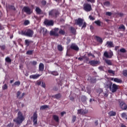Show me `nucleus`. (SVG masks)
<instances>
[{"label":"nucleus","mask_w":127,"mask_h":127,"mask_svg":"<svg viewBox=\"0 0 127 127\" xmlns=\"http://www.w3.org/2000/svg\"><path fill=\"white\" fill-rule=\"evenodd\" d=\"M111 80L112 81L114 80V81L116 83H123V80H122V79L120 78H112Z\"/></svg>","instance_id":"nucleus-20"},{"label":"nucleus","mask_w":127,"mask_h":127,"mask_svg":"<svg viewBox=\"0 0 127 127\" xmlns=\"http://www.w3.org/2000/svg\"><path fill=\"white\" fill-rule=\"evenodd\" d=\"M5 61L6 62V63H11V60L10 59V58H9V57H7L5 59Z\"/></svg>","instance_id":"nucleus-28"},{"label":"nucleus","mask_w":127,"mask_h":127,"mask_svg":"<svg viewBox=\"0 0 127 127\" xmlns=\"http://www.w3.org/2000/svg\"><path fill=\"white\" fill-rule=\"evenodd\" d=\"M76 119H77V117L75 116H72V121L73 123H75V121H76Z\"/></svg>","instance_id":"nucleus-46"},{"label":"nucleus","mask_w":127,"mask_h":127,"mask_svg":"<svg viewBox=\"0 0 127 127\" xmlns=\"http://www.w3.org/2000/svg\"><path fill=\"white\" fill-rule=\"evenodd\" d=\"M108 115L109 117H115L117 115V113H116V112L112 111H110L108 113Z\"/></svg>","instance_id":"nucleus-25"},{"label":"nucleus","mask_w":127,"mask_h":127,"mask_svg":"<svg viewBox=\"0 0 127 127\" xmlns=\"http://www.w3.org/2000/svg\"><path fill=\"white\" fill-rule=\"evenodd\" d=\"M122 117L123 119L127 120V115L125 113H123L122 114Z\"/></svg>","instance_id":"nucleus-37"},{"label":"nucleus","mask_w":127,"mask_h":127,"mask_svg":"<svg viewBox=\"0 0 127 127\" xmlns=\"http://www.w3.org/2000/svg\"><path fill=\"white\" fill-rule=\"evenodd\" d=\"M45 109H49V105H45L43 106H42L40 108V110H45Z\"/></svg>","instance_id":"nucleus-27"},{"label":"nucleus","mask_w":127,"mask_h":127,"mask_svg":"<svg viewBox=\"0 0 127 127\" xmlns=\"http://www.w3.org/2000/svg\"><path fill=\"white\" fill-rule=\"evenodd\" d=\"M59 31V28H56L54 29V31H51L50 34V35H54V36H59V34H58V31Z\"/></svg>","instance_id":"nucleus-8"},{"label":"nucleus","mask_w":127,"mask_h":127,"mask_svg":"<svg viewBox=\"0 0 127 127\" xmlns=\"http://www.w3.org/2000/svg\"><path fill=\"white\" fill-rule=\"evenodd\" d=\"M29 24V21L25 20L24 22V25H28Z\"/></svg>","instance_id":"nucleus-47"},{"label":"nucleus","mask_w":127,"mask_h":127,"mask_svg":"<svg viewBox=\"0 0 127 127\" xmlns=\"http://www.w3.org/2000/svg\"><path fill=\"white\" fill-rule=\"evenodd\" d=\"M114 55L113 52H108L107 51L105 52L104 53V56L105 58H112Z\"/></svg>","instance_id":"nucleus-9"},{"label":"nucleus","mask_w":127,"mask_h":127,"mask_svg":"<svg viewBox=\"0 0 127 127\" xmlns=\"http://www.w3.org/2000/svg\"><path fill=\"white\" fill-rule=\"evenodd\" d=\"M59 33L62 35H64L65 34V31L60 29L59 31Z\"/></svg>","instance_id":"nucleus-34"},{"label":"nucleus","mask_w":127,"mask_h":127,"mask_svg":"<svg viewBox=\"0 0 127 127\" xmlns=\"http://www.w3.org/2000/svg\"><path fill=\"white\" fill-rule=\"evenodd\" d=\"M108 73H109L110 74H113V75H115V71H113L112 69L109 70Z\"/></svg>","instance_id":"nucleus-44"},{"label":"nucleus","mask_w":127,"mask_h":127,"mask_svg":"<svg viewBox=\"0 0 127 127\" xmlns=\"http://www.w3.org/2000/svg\"><path fill=\"white\" fill-rule=\"evenodd\" d=\"M89 64L91 66H96L98 64H100V62L98 61H89Z\"/></svg>","instance_id":"nucleus-17"},{"label":"nucleus","mask_w":127,"mask_h":127,"mask_svg":"<svg viewBox=\"0 0 127 127\" xmlns=\"http://www.w3.org/2000/svg\"><path fill=\"white\" fill-rule=\"evenodd\" d=\"M42 87H43V88H45L46 87L45 84L44 82H42Z\"/></svg>","instance_id":"nucleus-60"},{"label":"nucleus","mask_w":127,"mask_h":127,"mask_svg":"<svg viewBox=\"0 0 127 127\" xmlns=\"http://www.w3.org/2000/svg\"><path fill=\"white\" fill-rule=\"evenodd\" d=\"M21 35H25L26 36H28L29 37H32L33 35V31L28 29L27 31H21Z\"/></svg>","instance_id":"nucleus-2"},{"label":"nucleus","mask_w":127,"mask_h":127,"mask_svg":"<svg viewBox=\"0 0 127 127\" xmlns=\"http://www.w3.org/2000/svg\"><path fill=\"white\" fill-rule=\"evenodd\" d=\"M25 45H26V46L28 47V46H29V44H30L31 43H33V41L29 40H25Z\"/></svg>","instance_id":"nucleus-26"},{"label":"nucleus","mask_w":127,"mask_h":127,"mask_svg":"<svg viewBox=\"0 0 127 127\" xmlns=\"http://www.w3.org/2000/svg\"><path fill=\"white\" fill-rule=\"evenodd\" d=\"M123 75L124 76H125V77H127V70H124L123 71Z\"/></svg>","instance_id":"nucleus-51"},{"label":"nucleus","mask_w":127,"mask_h":127,"mask_svg":"<svg viewBox=\"0 0 127 127\" xmlns=\"http://www.w3.org/2000/svg\"><path fill=\"white\" fill-rule=\"evenodd\" d=\"M20 94H21V92L20 91H17V98L18 99H21L22 97H21Z\"/></svg>","instance_id":"nucleus-35"},{"label":"nucleus","mask_w":127,"mask_h":127,"mask_svg":"<svg viewBox=\"0 0 127 127\" xmlns=\"http://www.w3.org/2000/svg\"><path fill=\"white\" fill-rule=\"evenodd\" d=\"M36 11L38 14H40V13H41V9H40L38 7L36 8Z\"/></svg>","instance_id":"nucleus-32"},{"label":"nucleus","mask_w":127,"mask_h":127,"mask_svg":"<svg viewBox=\"0 0 127 127\" xmlns=\"http://www.w3.org/2000/svg\"><path fill=\"white\" fill-rule=\"evenodd\" d=\"M55 1H56V2L59 3L60 1H62V0H54Z\"/></svg>","instance_id":"nucleus-63"},{"label":"nucleus","mask_w":127,"mask_h":127,"mask_svg":"<svg viewBox=\"0 0 127 127\" xmlns=\"http://www.w3.org/2000/svg\"><path fill=\"white\" fill-rule=\"evenodd\" d=\"M89 18L90 19V20H95V18H94L91 15L89 16Z\"/></svg>","instance_id":"nucleus-54"},{"label":"nucleus","mask_w":127,"mask_h":127,"mask_svg":"<svg viewBox=\"0 0 127 127\" xmlns=\"http://www.w3.org/2000/svg\"><path fill=\"white\" fill-rule=\"evenodd\" d=\"M49 15L52 17H57L59 15V12L56 9H53L49 12Z\"/></svg>","instance_id":"nucleus-3"},{"label":"nucleus","mask_w":127,"mask_h":127,"mask_svg":"<svg viewBox=\"0 0 127 127\" xmlns=\"http://www.w3.org/2000/svg\"><path fill=\"white\" fill-rule=\"evenodd\" d=\"M98 69H99V70H100L101 71H103V66H100L98 67Z\"/></svg>","instance_id":"nucleus-61"},{"label":"nucleus","mask_w":127,"mask_h":127,"mask_svg":"<svg viewBox=\"0 0 127 127\" xmlns=\"http://www.w3.org/2000/svg\"><path fill=\"white\" fill-rule=\"evenodd\" d=\"M70 31L71 33H73V34H76V29H75L73 27H70Z\"/></svg>","instance_id":"nucleus-31"},{"label":"nucleus","mask_w":127,"mask_h":127,"mask_svg":"<svg viewBox=\"0 0 127 127\" xmlns=\"http://www.w3.org/2000/svg\"><path fill=\"white\" fill-rule=\"evenodd\" d=\"M2 90H6L7 89V85L6 84H5L2 87Z\"/></svg>","instance_id":"nucleus-42"},{"label":"nucleus","mask_w":127,"mask_h":127,"mask_svg":"<svg viewBox=\"0 0 127 127\" xmlns=\"http://www.w3.org/2000/svg\"><path fill=\"white\" fill-rule=\"evenodd\" d=\"M32 53H33V51L29 50L27 52L26 54L27 55H32Z\"/></svg>","instance_id":"nucleus-39"},{"label":"nucleus","mask_w":127,"mask_h":127,"mask_svg":"<svg viewBox=\"0 0 127 127\" xmlns=\"http://www.w3.org/2000/svg\"><path fill=\"white\" fill-rule=\"evenodd\" d=\"M118 48H119V46H116L115 48V50L117 51V50H118Z\"/></svg>","instance_id":"nucleus-64"},{"label":"nucleus","mask_w":127,"mask_h":127,"mask_svg":"<svg viewBox=\"0 0 127 127\" xmlns=\"http://www.w3.org/2000/svg\"><path fill=\"white\" fill-rule=\"evenodd\" d=\"M119 103L120 107L122 109V110H127V105L125 102L123 101V100H119Z\"/></svg>","instance_id":"nucleus-5"},{"label":"nucleus","mask_w":127,"mask_h":127,"mask_svg":"<svg viewBox=\"0 0 127 127\" xmlns=\"http://www.w3.org/2000/svg\"><path fill=\"white\" fill-rule=\"evenodd\" d=\"M45 25H48V26H52L54 24V22L52 20L46 19L44 21Z\"/></svg>","instance_id":"nucleus-10"},{"label":"nucleus","mask_w":127,"mask_h":127,"mask_svg":"<svg viewBox=\"0 0 127 127\" xmlns=\"http://www.w3.org/2000/svg\"><path fill=\"white\" fill-rule=\"evenodd\" d=\"M33 122L34 123V125H37V114L36 113H34L33 114Z\"/></svg>","instance_id":"nucleus-16"},{"label":"nucleus","mask_w":127,"mask_h":127,"mask_svg":"<svg viewBox=\"0 0 127 127\" xmlns=\"http://www.w3.org/2000/svg\"><path fill=\"white\" fill-rule=\"evenodd\" d=\"M71 49H73V50H75V51H78L79 50V47L75 44H72L70 46Z\"/></svg>","instance_id":"nucleus-18"},{"label":"nucleus","mask_w":127,"mask_h":127,"mask_svg":"<svg viewBox=\"0 0 127 127\" xmlns=\"http://www.w3.org/2000/svg\"><path fill=\"white\" fill-rule=\"evenodd\" d=\"M58 49L59 51H63V47H62V46L59 45L58 46Z\"/></svg>","instance_id":"nucleus-38"},{"label":"nucleus","mask_w":127,"mask_h":127,"mask_svg":"<svg viewBox=\"0 0 127 127\" xmlns=\"http://www.w3.org/2000/svg\"><path fill=\"white\" fill-rule=\"evenodd\" d=\"M113 13L111 12H106V15H108V16H111Z\"/></svg>","instance_id":"nucleus-48"},{"label":"nucleus","mask_w":127,"mask_h":127,"mask_svg":"<svg viewBox=\"0 0 127 127\" xmlns=\"http://www.w3.org/2000/svg\"><path fill=\"white\" fill-rule=\"evenodd\" d=\"M112 85L113 82H112V81H108L104 83V87L106 88V89H110V90H111Z\"/></svg>","instance_id":"nucleus-11"},{"label":"nucleus","mask_w":127,"mask_h":127,"mask_svg":"<svg viewBox=\"0 0 127 127\" xmlns=\"http://www.w3.org/2000/svg\"><path fill=\"white\" fill-rule=\"evenodd\" d=\"M22 10L24 11V12H26L27 14H31L32 12V10H31V9L28 6L23 7Z\"/></svg>","instance_id":"nucleus-6"},{"label":"nucleus","mask_w":127,"mask_h":127,"mask_svg":"<svg viewBox=\"0 0 127 127\" xmlns=\"http://www.w3.org/2000/svg\"><path fill=\"white\" fill-rule=\"evenodd\" d=\"M3 127H11V124H8L7 126H5L3 125Z\"/></svg>","instance_id":"nucleus-59"},{"label":"nucleus","mask_w":127,"mask_h":127,"mask_svg":"<svg viewBox=\"0 0 127 127\" xmlns=\"http://www.w3.org/2000/svg\"><path fill=\"white\" fill-rule=\"evenodd\" d=\"M95 38H96L97 42L101 43V44H102V43H103V39H102V38L96 36H95Z\"/></svg>","instance_id":"nucleus-24"},{"label":"nucleus","mask_w":127,"mask_h":127,"mask_svg":"<svg viewBox=\"0 0 127 127\" xmlns=\"http://www.w3.org/2000/svg\"><path fill=\"white\" fill-rule=\"evenodd\" d=\"M81 100H82V101H85L87 100V97H86V96H82Z\"/></svg>","instance_id":"nucleus-53"},{"label":"nucleus","mask_w":127,"mask_h":127,"mask_svg":"<svg viewBox=\"0 0 127 127\" xmlns=\"http://www.w3.org/2000/svg\"><path fill=\"white\" fill-rule=\"evenodd\" d=\"M86 0L89 2H92V3L95 2V0Z\"/></svg>","instance_id":"nucleus-56"},{"label":"nucleus","mask_w":127,"mask_h":127,"mask_svg":"<svg viewBox=\"0 0 127 127\" xmlns=\"http://www.w3.org/2000/svg\"><path fill=\"white\" fill-rule=\"evenodd\" d=\"M31 64L32 65H36V64H37V62H36V61H33V62H31Z\"/></svg>","instance_id":"nucleus-52"},{"label":"nucleus","mask_w":127,"mask_h":127,"mask_svg":"<svg viewBox=\"0 0 127 127\" xmlns=\"http://www.w3.org/2000/svg\"><path fill=\"white\" fill-rule=\"evenodd\" d=\"M94 23L97 24V25H98V26H101V23H102V22H101V21H100V20H98L97 21H95L94 22Z\"/></svg>","instance_id":"nucleus-33"},{"label":"nucleus","mask_w":127,"mask_h":127,"mask_svg":"<svg viewBox=\"0 0 127 127\" xmlns=\"http://www.w3.org/2000/svg\"><path fill=\"white\" fill-rule=\"evenodd\" d=\"M83 9L85 11H87V12L91 11L92 9V6L91 5V4L88 3H84L83 4Z\"/></svg>","instance_id":"nucleus-4"},{"label":"nucleus","mask_w":127,"mask_h":127,"mask_svg":"<svg viewBox=\"0 0 127 127\" xmlns=\"http://www.w3.org/2000/svg\"><path fill=\"white\" fill-rule=\"evenodd\" d=\"M83 20H84L83 19H81V18H79L78 19L75 20V23H76L77 25H79V26L81 27V26L83 25Z\"/></svg>","instance_id":"nucleus-13"},{"label":"nucleus","mask_w":127,"mask_h":127,"mask_svg":"<svg viewBox=\"0 0 127 127\" xmlns=\"http://www.w3.org/2000/svg\"><path fill=\"white\" fill-rule=\"evenodd\" d=\"M42 4L43 5H45V4H46V1L45 0L42 1Z\"/></svg>","instance_id":"nucleus-55"},{"label":"nucleus","mask_w":127,"mask_h":127,"mask_svg":"<svg viewBox=\"0 0 127 127\" xmlns=\"http://www.w3.org/2000/svg\"><path fill=\"white\" fill-rule=\"evenodd\" d=\"M65 114H66V112H63L61 113V115L62 117H63L64 116V115H65Z\"/></svg>","instance_id":"nucleus-58"},{"label":"nucleus","mask_w":127,"mask_h":127,"mask_svg":"<svg viewBox=\"0 0 127 127\" xmlns=\"http://www.w3.org/2000/svg\"><path fill=\"white\" fill-rule=\"evenodd\" d=\"M39 32L40 33H43V35L45 36L47 33V29H46L45 28L41 27L40 29H39Z\"/></svg>","instance_id":"nucleus-15"},{"label":"nucleus","mask_w":127,"mask_h":127,"mask_svg":"<svg viewBox=\"0 0 127 127\" xmlns=\"http://www.w3.org/2000/svg\"><path fill=\"white\" fill-rule=\"evenodd\" d=\"M86 26H87V23H86L85 22H84L81 27L82 29H83V28H85Z\"/></svg>","instance_id":"nucleus-49"},{"label":"nucleus","mask_w":127,"mask_h":127,"mask_svg":"<svg viewBox=\"0 0 127 127\" xmlns=\"http://www.w3.org/2000/svg\"><path fill=\"white\" fill-rule=\"evenodd\" d=\"M61 97V95L60 94H58L57 95L52 96V98H54V99H57V100H58V99H60Z\"/></svg>","instance_id":"nucleus-29"},{"label":"nucleus","mask_w":127,"mask_h":127,"mask_svg":"<svg viewBox=\"0 0 127 127\" xmlns=\"http://www.w3.org/2000/svg\"><path fill=\"white\" fill-rule=\"evenodd\" d=\"M120 51L122 52V53H126V52H127V50H126L124 48L120 49Z\"/></svg>","instance_id":"nucleus-43"},{"label":"nucleus","mask_w":127,"mask_h":127,"mask_svg":"<svg viewBox=\"0 0 127 127\" xmlns=\"http://www.w3.org/2000/svg\"><path fill=\"white\" fill-rule=\"evenodd\" d=\"M53 119L56 123H59V117L56 115L53 116Z\"/></svg>","instance_id":"nucleus-23"},{"label":"nucleus","mask_w":127,"mask_h":127,"mask_svg":"<svg viewBox=\"0 0 127 127\" xmlns=\"http://www.w3.org/2000/svg\"><path fill=\"white\" fill-rule=\"evenodd\" d=\"M96 92L97 93V94H99L98 96L100 95L101 97H103L104 95H105L104 92H103V89H102L101 88H98L96 90Z\"/></svg>","instance_id":"nucleus-19"},{"label":"nucleus","mask_w":127,"mask_h":127,"mask_svg":"<svg viewBox=\"0 0 127 127\" xmlns=\"http://www.w3.org/2000/svg\"><path fill=\"white\" fill-rule=\"evenodd\" d=\"M25 120L24 116L22 115V113L20 111L18 112V117L17 118L13 120V121L17 125H20L22 123V122Z\"/></svg>","instance_id":"nucleus-1"},{"label":"nucleus","mask_w":127,"mask_h":127,"mask_svg":"<svg viewBox=\"0 0 127 127\" xmlns=\"http://www.w3.org/2000/svg\"><path fill=\"white\" fill-rule=\"evenodd\" d=\"M119 87L120 86L114 83L113 84H112L111 88H110V91H111L112 93H115L116 91H118V90H119Z\"/></svg>","instance_id":"nucleus-7"},{"label":"nucleus","mask_w":127,"mask_h":127,"mask_svg":"<svg viewBox=\"0 0 127 127\" xmlns=\"http://www.w3.org/2000/svg\"><path fill=\"white\" fill-rule=\"evenodd\" d=\"M39 70L41 72H43L44 70V64L42 63H40L39 65Z\"/></svg>","instance_id":"nucleus-21"},{"label":"nucleus","mask_w":127,"mask_h":127,"mask_svg":"<svg viewBox=\"0 0 127 127\" xmlns=\"http://www.w3.org/2000/svg\"><path fill=\"white\" fill-rule=\"evenodd\" d=\"M41 81H39L37 83V85H38V86H40V85L41 84Z\"/></svg>","instance_id":"nucleus-62"},{"label":"nucleus","mask_w":127,"mask_h":127,"mask_svg":"<svg viewBox=\"0 0 127 127\" xmlns=\"http://www.w3.org/2000/svg\"><path fill=\"white\" fill-rule=\"evenodd\" d=\"M14 86H19V85H20V81H16L15 82V83H14Z\"/></svg>","instance_id":"nucleus-40"},{"label":"nucleus","mask_w":127,"mask_h":127,"mask_svg":"<svg viewBox=\"0 0 127 127\" xmlns=\"http://www.w3.org/2000/svg\"><path fill=\"white\" fill-rule=\"evenodd\" d=\"M105 45L108 47V48H113L115 47L114 43L112 41H107Z\"/></svg>","instance_id":"nucleus-14"},{"label":"nucleus","mask_w":127,"mask_h":127,"mask_svg":"<svg viewBox=\"0 0 127 127\" xmlns=\"http://www.w3.org/2000/svg\"><path fill=\"white\" fill-rule=\"evenodd\" d=\"M88 56H92V57L95 58V56L94 55L92 54L91 53H89L88 54Z\"/></svg>","instance_id":"nucleus-57"},{"label":"nucleus","mask_w":127,"mask_h":127,"mask_svg":"<svg viewBox=\"0 0 127 127\" xmlns=\"http://www.w3.org/2000/svg\"><path fill=\"white\" fill-rule=\"evenodd\" d=\"M0 48L1 50H4V49H5V45H0Z\"/></svg>","instance_id":"nucleus-41"},{"label":"nucleus","mask_w":127,"mask_h":127,"mask_svg":"<svg viewBox=\"0 0 127 127\" xmlns=\"http://www.w3.org/2000/svg\"><path fill=\"white\" fill-rule=\"evenodd\" d=\"M88 113V110L83 109H78L77 110V115H86Z\"/></svg>","instance_id":"nucleus-12"},{"label":"nucleus","mask_w":127,"mask_h":127,"mask_svg":"<svg viewBox=\"0 0 127 127\" xmlns=\"http://www.w3.org/2000/svg\"><path fill=\"white\" fill-rule=\"evenodd\" d=\"M105 62L108 65H112V61L110 60H105Z\"/></svg>","instance_id":"nucleus-36"},{"label":"nucleus","mask_w":127,"mask_h":127,"mask_svg":"<svg viewBox=\"0 0 127 127\" xmlns=\"http://www.w3.org/2000/svg\"><path fill=\"white\" fill-rule=\"evenodd\" d=\"M39 77H40V74H33V75H31L30 76V79H37V78H39Z\"/></svg>","instance_id":"nucleus-22"},{"label":"nucleus","mask_w":127,"mask_h":127,"mask_svg":"<svg viewBox=\"0 0 127 127\" xmlns=\"http://www.w3.org/2000/svg\"><path fill=\"white\" fill-rule=\"evenodd\" d=\"M51 73L55 76H58V72L57 71H52Z\"/></svg>","instance_id":"nucleus-45"},{"label":"nucleus","mask_w":127,"mask_h":127,"mask_svg":"<svg viewBox=\"0 0 127 127\" xmlns=\"http://www.w3.org/2000/svg\"><path fill=\"white\" fill-rule=\"evenodd\" d=\"M118 29H119L120 30H126V27H125V25L122 24L120 25Z\"/></svg>","instance_id":"nucleus-30"},{"label":"nucleus","mask_w":127,"mask_h":127,"mask_svg":"<svg viewBox=\"0 0 127 127\" xmlns=\"http://www.w3.org/2000/svg\"><path fill=\"white\" fill-rule=\"evenodd\" d=\"M104 5H106V6H109V5H110V2L106 1V2H104Z\"/></svg>","instance_id":"nucleus-50"}]
</instances>
